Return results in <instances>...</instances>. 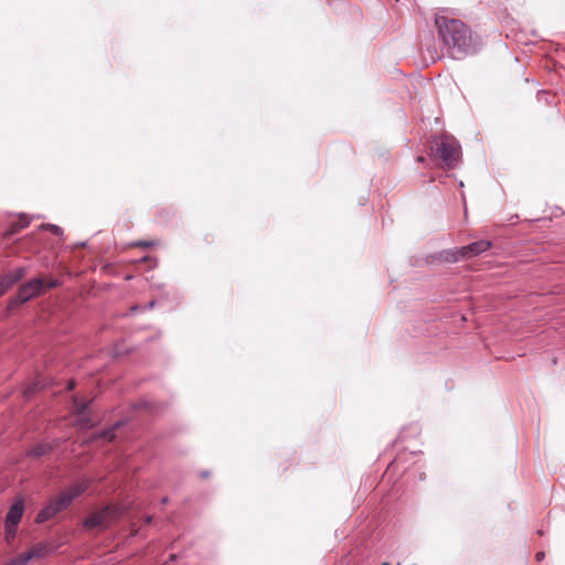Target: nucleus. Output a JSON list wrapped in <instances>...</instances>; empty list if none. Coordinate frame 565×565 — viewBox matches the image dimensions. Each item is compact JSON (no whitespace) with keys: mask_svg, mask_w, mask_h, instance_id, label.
I'll return each instance as SVG.
<instances>
[{"mask_svg":"<svg viewBox=\"0 0 565 565\" xmlns=\"http://www.w3.org/2000/svg\"><path fill=\"white\" fill-rule=\"evenodd\" d=\"M435 23L439 38L454 54H473L478 51L479 43L472 39L470 29L460 20L437 15Z\"/></svg>","mask_w":565,"mask_h":565,"instance_id":"f257e3e1","label":"nucleus"},{"mask_svg":"<svg viewBox=\"0 0 565 565\" xmlns=\"http://www.w3.org/2000/svg\"><path fill=\"white\" fill-rule=\"evenodd\" d=\"M436 154L444 164L451 169L455 168L461 158L459 142L451 136L443 135L435 139Z\"/></svg>","mask_w":565,"mask_h":565,"instance_id":"f03ea898","label":"nucleus"},{"mask_svg":"<svg viewBox=\"0 0 565 565\" xmlns=\"http://www.w3.org/2000/svg\"><path fill=\"white\" fill-rule=\"evenodd\" d=\"M491 247V243L489 241H478L473 242L467 246H463L461 248H457L454 250H447L445 252L444 259L447 262H457L460 258H467L471 256H477L486 250H488Z\"/></svg>","mask_w":565,"mask_h":565,"instance_id":"7ed1b4c3","label":"nucleus"},{"mask_svg":"<svg viewBox=\"0 0 565 565\" xmlns=\"http://www.w3.org/2000/svg\"><path fill=\"white\" fill-rule=\"evenodd\" d=\"M119 516V509L115 507H106L99 511L92 513L84 521V525L88 529L106 527Z\"/></svg>","mask_w":565,"mask_h":565,"instance_id":"20e7f679","label":"nucleus"},{"mask_svg":"<svg viewBox=\"0 0 565 565\" xmlns=\"http://www.w3.org/2000/svg\"><path fill=\"white\" fill-rule=\"evenodd\" d=\"M88 488L87 481H79L71 486L66 491L61 493L57 498L50 501L58 512L65 510L74 499L81 495Z\"/></svg>","mask_w":565,"mask_h":565,"instance_id":"39448f33","label":"nucleus"},{"mask_svg":"<svg viewBox=\"0 0 565 565\" xmlns=\"http://www.w3.org/2000/svg\"><path fill=\"white\" fill-rule=\"evenodd\" d=\"M43 288L44 281L41 278H33L21 286L17 296V300L20 303H24L40 295Z\"/></svg>","mask_w":565,"mask_h":565,"instance_id":"423d86ee","label":"nucleus"},{"mask_svg":"<svg viewBox=\"0 0 565 565\" xmlns=\"http://www.w3.org/2000/svg\"><path fill=\"white\" fill-rule=\"evenodd\" d=\"M76 409V422L75 425L79 429H89L94 426V422L87 416L85 411L88 407V403H79L77 398L74 399Z\"/></svg>","mask_w":565,"mask_h":565,"instance_id":"0eeeda50","label":"nucleus"},{"mask_svg":"<svg viewBox=\"0 0 565 565\" xmlns=\"http://www.w3.org/2000/svg\"><path fill=\"white\" fill-rule=\"evenodd\" d=\"M24 276V268L18 267L0 278V296Z\"/></svg>","mask_w":565,"mask_h":565,"instance_id":"6e6552de","label":"nucleus"},{"mask_svg":"<svg viewBox=\"0 0 565 565\" xmlns=\"http://www.w3.org/2000/svg\"><path fill=\"white\" fill-rule=\"evenodd\" d=\"M23 512L24 501L20 498L15 500L14 503L10 507L6 516V522L10 523L11 526H18L22 519Z\"/></svg>","mask_w":565,"mask_h":565,"instance_id":"1a4fd4ad","label":"nucleus"},{"mask_svg":"<svg viewBox=\"0 0 565 565\" xmlns=\"http://www.w3.org/2000/svg\"><path fill=\"white\" fill-rule=\"evenodd\" d=\"M52 450H53V445H51L49 443H39L28 451V455L35 457V458H40V457L49 454Z\"/></svg>","mask_w":565,"mask_h":565,"instance_id":"9d476101","label":"nucleus"},{"mask_svg":"<svg viewBox=\"0 0 565 565\" xmlns=\"http://www.w3.org/2000/svg\"><path fill=\"white\" fill-rule=\"evenodd\" d=\"M53 516H55L54 513L51 511V509L47 505H45L38 513V515L35 518V522L41 524V523H44L45 521L52 519Z\"/></svg>","mask_w":565,"mask_h":565,"instance_id":"9b49d317","label":"nucleus"},{"mask_svg":"<svg viewBox=\"0 0 565 565\" xmlns=\"http://www.w3.org/2000/svg\"><path fill=\"white\" fill-rule=\"evenodd\" d=\"M32 557V553L22 554L3 565H26Z\"/></svg>","mask_w":565,"mask_h":565,"instance_id":"f8f14e48","label":"nucleus"},{"mask_svg":"<svg viewBox=\"0 0 565 565\" xmlns=\"http://www.w3.org/2000/svg\"><path fill=\"white\" fill-rule=\"evenodd\" d=\"M18 526H11L10 523L6 522V540L9 542L14 539Z\"/></svg>","mask_w":565,"mask_h":565,"instance_id":"ddd939ff","label":"nucleus"},{"mask_svg":"<svg viewBox=\"0 0 565 565\" xmlns=\"http://www.w3.org/2000/svg\"><path fill=\"white\" fill-rule=\"evenodd\" d=\"M42 228H45V230H50L53 234L55 235H62L63 234V230L55 225V224H43L41 225Z\"/></svg>","mask_w":565,"mask_h":565,"instance_id":"4468645a","label":"nucleus"},{"mask_svg":"<svg viewBox=\"0 0 565 565\" xmlns=\"http://www.w3.org/2000/svg\"><path fill=\"white\" fill-rule=\"evenodd\" d=\"M22 228L19 226V224L13 223L10 225V227L6 231L4 236L11 237L14 234L19 233Z\"/></svg>","mask_w":565,"mask_h":565,"instance_id":"2eb2a0df","label":"nucleus"},{"mask_svg":"<svg viewBox=\"0 0 565 565\" xmlns=\"http://www.w3.org/2000/svg\"><path fill=\"white\" fill-rule=\"evenodd\" d=\"M15 223H17V224H19V226H20L21 228H25V227H28V226H29V224H30V220L26 217V215L22 214V215H20L19 221H18V222H15Z\"/></svg>","mask_w":565,"mask_h":565,"instance_id":"dca6fc26","label":"nucleus"},{"mask_svg":"<svg viewBox=\"0 0 565 565\" xmlns=\"http://www.w3.org/2000/svg\"><path fill=\"white\" fill-rule=\"evenodd\" d=\"M100 436H102V437H104V438H107L108 440H111V439L114 438V436H115V435H114V428L108 429V430H106V431H103V433L100 434Z\"/></svg>","mask_w":565,"mask_h":565,"instance_id":"f3484780","label":"nucleus"},{"mask_svg":"<svg viewBox=\"0 0 565 565\" xmlns=\"http://www.w3.org/2000/svg\"><path fill=\"white\" fill-rule=\"evenodd\" d=\"M58 285H60V282H58V280H56V279H51V280L46 284L47 288H55V287H57Z\"/></svg>","mask_w":565,"mask_h":565,"instance_id":"a211bd4d","label":"nucleus"},{"mask_svg":"<svg viewBox=\"0 0 565 565\" xmlns=\"http://www.w3.org/2000/svg\"><path fill=\"white\" fill-rule=\"evenodd\" d=\"M135 245L136 246L148 247V246L152 245V243H150V242H138Z\"/></svg>","mask_w":565,"mask_h":565,"instance_id":"6ab92c4d","label":"nucleus"},{"mask_svg":"<svg viewBox=\"0 0 565 565\" xmlns=\"http://www.w3.org/2000/svg\"><path fill=\"white\" fill-rule=\"evenodd\" d=\"M46 505L51 509V511L54 513V515L60 513L58 510L55 508V505H53L52 503L49 502Z\"/></svg>","mask_w":565,"mask_h":565,"instance_id":"aec40b11","label":"nucleus"},{"mask_svg":"<svg viewBox=\"0 0 565 565\" xmlns=\"http://www.w3.org/2000/svg\"><path fill=\"white\" fill-rule=\"evenodd\" d=\"M544 556H545L544 552H539L535 555L537 562H541L544 558Z\"/></svg>","mask_w":565,"mask_h":565,"instance_id":"412c9836","label":"nucleus"},{"mask_svg":"<svg viewBox=\"0 0 565 565\" xmlns=\"http://www.w3.org/2000/svg\"><path fill=\"white\" fill-rule=\"evenodd\" d=\"M34 391H35V387L30 386V387H28V388H26V391H25V395H29V394H31V393H32V392H34Z\"/></svg>","mask_w":565,"mask_h":565,"instance_id":"4be33fe9","label":"nucleus"},{"mask_svg":"<svg viewBox=\"0 0 565 565\" xmlns=\"http://www.w3.org/2000/svg\"><path fill=\"white\" fill-rule=\"evenodd\" d=\"M73 388H74V382L70 381L67 384V390H73Z\"/></svg>","mask_w":565,"mask_h":565,"instance_id":"5701e85b","label":"nucleus"},{"mask_svg":"<svg viewBox=\"0 0 565 565\" xmlns=\"http://www.w3.org/2000/svg\"><path fill=\"white\" fill-rule=\"evenodd\" d=\"M417 160H418L419 162H424V160H425V159H424V157H418V158H417Z\"/></svg>","mask_w":565,"mask_h":565,"instance_id":"b1692460","label":"nucleus"},{"mask_svg":"<svg viewBox=\"0 0 565 565\" xmlns=\"http://www.w3.org/2000/svg\"><path fill=\"white\" fill-rule=\"evenodd\" d=\"M153 305H154V302H153V301H151V302H149V305H148V306H149V308H152V307H153Z\"/></svg>","mask_w":565,"mask_h":565,"instance_id":"393cba45","label":"nucleus"}]
</instances>
